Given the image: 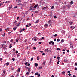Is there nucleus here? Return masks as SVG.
Returning a JSON list of instances; mask_svg holds the SVG:
<instances>
[{"label": "nucleus", "mask_w": 77, "mask_h": 77, "mask_svg": "<svg viewBox=\"0 0 77 77\" xmlns=\"http://www.w3.org/2000/svg\"><path fill=\"white\" fill-rule=\"evenodd\" d=\"M49 44H51L53 45H54V42H53V41H51L49 42Z\"/></svg>", "instance_id": "nucleus-1"}, {"label": "nucleus", "mask_w": 77, "mask_h": 77, "mask_svg": "<svg viewBox=\"0 0 77 77\" xmlns=\"http://www.w3.org/2000/svg\"><path fill=\"white\" fill-rule=\"evenodd\" d=\"M49 48H48V49H47L46 50L45 49V51L46 52H47V53H48V51H49V50H48V49H49Z\"/></svg>", "instance_id": "nucleus-2"}, {"label": "nucleus", "mask_w": 77, "mask_h": 77, "mask_svg": "<svg viewBox=\"0 0 77 77\" xmlns=\"http://www.w3.org/2000/svg\"><path fill=\"white\" fill-rule=\"evenodd\" d=\"M48 8V7L46 6V7H45L44 8H42V9L43 10H45V9H47Z\"/></svg>", "instance_id": "nucleus-3"}, {"label": "nucleus", "mask_w": 77, "mask_h": 77, "mask_svg": "<svg viewBox=\"0 0 77 77\" xmlns=\"http://www.w3.org/2000/svg\"><path fill=\"white\" fill-rule=\"evenodd\" d=\"M48 25L47 24H45L44 26V27L45 28H47V27H48Z\"/></svg>", "instance_id": "nucleus-4"}, {"label": "nucleus", "mask_w": 77, "mask_h": 77, "mask_svg": "<svg viewBox=\"0 0 77 77\" xmlns=\"http://www.w3.org/2000/svg\"><path fill=\"white\" fill-rule=\"evenodd\" d=\"M38 6V4H36L33 7L34 8H36Z\"/></svg>", "instance_id": "nucleus-5"}, {"label": "nucleus", "mask_w": 77, "mask_h": 77, "mask_svg": "<svg viewBox=\"0 0 77 77\" xmlns=\"http://www.w3.org/2000/svg\"><path fill=\"white\" fill-rule=\"evenodd\" d=\"M35 66L36 67H37V66H38V64L37 63H36L35 64Z\"/></svg>", "instance_id": "nucleus-6"}, {"label": "nucleus", "mask_w": 77, "mask_h": 77, "mask_svg": "<svg viewBox=\"0 0 77 77\" xmlns=\"http://www.w3.org/2000/svg\"><path fill=\"white\" fill-rule=\"evenodd\" d=\"M69 23L70 24V25H72L73 23V22L70 21L69 22Z\"/></svg>", "instance_id": "nucleus-7"}, {"label": "nucleus", "mask_w": 77, "mask_h": 77, "mask_svg": "<svg viewBox=\"0 0 77 77\" xmlns=\"http://www.w3.org/2000/svg\"><path fill=\"white\" fill-rule=\"evenodd\" d=\"M39 21V20H37L35 22V24H36Z\"/></svg>", "instance_id": "nucleus-8"}, {"label": "nucleus", "mask_w": 77, "mask_h": 77, "mask_svg": "<svg viewBox=\"0 0 77 77\" xmlns=\"http://www.w3.org/2000/svg\"><path fill=\"white\" fill-rule=\"evenodd\" d=\"M64 41H65L64 40V39H62V40H61V42L62 44L63 42H64Z\"/></svg>", "instance_id": "nucleus-9"}, {"label": "nucleus", "mask_w": 77, "mask_h": 77, "mask_svg": "<svg viewBox=\"0 0 77 77\" xmlns=\"http://www.w3.org/2000/svg\"><path fill=\"white\" fill-rule=\"evenodd\" d=\"M20 68H18L17 70L18 72H20Z\"/></svg>", "instance_id": "nucleus-10"}, {"label": "nucleus", "mask_w": 77, "mask_h": 77, "mask_svg": "<svg viewBox=\"0 0 77 77\" xmlns=\"http://www.w3.org/2000/svg\"><path fill=\"white\" fill-rule=\"evenodd\" d=\"M65 31L64 30H63L61 32V33H63V34H65Z\"/></svg>", "instance_id": "nucleus-11"}, {"label": "nucleus", "mask_w": 77, "mask_h": 77, "mask_svg": "<svg viewBox=\"0 0 77 77\" xmlns=\"http://www.w3.org/2000/svg\"><path fill=\"white\" fill-rule=\"evenodd\" d=\"M21 2V0H18L17 1V2L18 3H20V2Z\"/></svg>", "instance_id": "nucleus-12"}, {"label": "nucleus", "mask_w": 77, "mask_h": 77, "mask_svg": "<svg viewBox=\"0 0 77 77\" xmlns=\"http://www.w3.org/2000/svg\"><path fill=\"white\" fill-rule=\"evenodd\" d=\"M51 9H53V8H54V6H53L51 7Z\"/></svg>", "instance_id": "nucleus-13"}, {"label": "nucleus", "mask_w": 77, "mask_h": 77, "mask_svg": "<svg viewBox=\"0 0 77 77\" xmlns=\"http://www.w3.org/2000/svg\"><path fill=\"white\" fill-rule=\"evenodd\" d=\"M51 20H50L48 22V24H50L51 23Z\"/></svg>", "instance_id": "nucleus-14"}, {"label": "nucleus", "mask_w": 77, "mask_h": 77, "mask_svg": "<svg viewBox=\"0 0 77 77\" xmlns=\"http://www.w3.org/2000/svg\"><path fill=\"white\" fill-rule=\"evenodd\" d=\"M52 61V59L51 58L50 59V63H51V61Z\"/></svg>", "instance_id": "nucleus-15"}, {"label": "nucleus", "mask_w": 77, "mask_h": 77, "mask_svg": "<svg viewBox=\"0 0 77 77\" xmlns=\"http://www.w3.org/2000/svg\"><path fill=\"white\" fill-rule=\"evenodd\" d=\"M64 62H68V60H66V59H65L64 60Z\"/></svg>", "instance_id": "nucleus-16"}, {"label": "nucleus", "mask_w": 77, "mask_h": 77, "mask_svg": "<svg viewBox=\"0 0 77 77\" xmlns=\"http://www.w3.org/2000/svg\"><path fill=\"white\" fill-rule=\"evenodd\" d=\"M74 3V2H73V1H71L70 2V4L71 5H72Z\"/></svg>", "instance_id": "nucleus-17"}, {"label": "nucleus", "mask_w": 77, "mask_h": 77, "mask_svg": "<svg viewBox=\"0 0 77 77\" xmlns=\"http://www.w3.org/2000/svg\"><path fill=\"white\" fill-rule=\"evenodd\" d=\"M13 30H17V28H13Z\"/></svg>", "instance_id": "nucleus-18"}, {"label": "nucleus", "mask_w": 77, "mask_h": 77, "mask_svg": "<svg viewBox=\"0 0 77 77\" xmlns=\"http://www.w3.org/2000/svg\"><path fill=\"white\" fill-rule=\"evenodd\" d=\"M44 39V37H42V38H40V40H42V39Z\"/></svg>", "instance_id": "nucleus-19"}, {"label": "nucleus", "mask_w": 77, "mask_h": 77, "mask_svg": "<svg viewBox=\"0 0 77 77\" xmlns=\"http://www.w3.org/2000/svg\"><path fill=\"white\" fill-rule=\"evenodd\" d=\"M12 47V44H11L10 45L9 48H11V47Z\"/></svg>", "instance_id": "nucleus-20"}, {"label": "nucleus", "mask_w": 77, "mask_h": 77, "mask_svg": "<svg viewBox=\"0 0 77 77\" xmlns=\"http://www.w3.org/2000/svg\"><path fill=\"white\" fill-rule=\"evenodd\" d=\"M20 23H19L17 25V27H19V25H20Z\"/></svg>", "instance_id": "nucleus-21"}, {"label": "nucleus", "mask_w": 77, "mask_h": 77, "mask_svg": "<svg viewBox=\"0 0 77 77\" xmlns=\"http://www.w3.org/2000/svg\"><path fill=\"white\" fill-rule=\"evenodd\" d=\"M38 73L37 72L35 74V75H38Z\"/></svg>", "instance_id": "nucleus-22"}, {"label": "nucleus", "mask_w": 77, "mask_h": 77, "mask_svg": "<svg viewBox=\"0 0 77 77\" xmlns=\"http://www.w3.org/2000/svg\"><path fill=\"white\" fill-rule=\"evenodd\" d=\"M26 75H29V72H27L26 73Z\"/></svg>", "instance_id": "nucleus-23"}, {"label": "nucleus", "mask_w": 77, "mask_h": 77, "mask_svg": "<svg viewBox=\"0 0 77 77\" xmlns=\"http://www.w3.org/2000/svg\"><path fill=\"white\" fill-rule=\"evenodd\" d=\"M3 5V3H0V6H2V5Z\"/></svg>", "instance_id": "nucleus-24"}, {"label": "nucleus", "mask_w": 77, "mask_h": 77, "mask_svg": "<svg viewBox=\"0 0 77 77\" xmlns=\"http://www.w3.org/2000/svg\"><path fill=\"white\" fill-rule=\"evenodd\" d=\"M12 8V6H11L10 7H9V9H11Z\"/></svg>", "instance_id": "nucleus-25"}, {"label": "nucleus", "mask_w": 77, "mask_h": 77, "mask_svg": "<svg viewBox=\"0 0 77 77\" xmlns=\"http://www.w3.org/2000/svg\"><path fill=\"white\" fill-rule=\"evenodd\" d=\"M70 48H73L74 47H73V46H70Z\"/></svg>", "instance_id": "nucleus-26"}, {"label": "nucleus", "mask_w": 77, "mask_h": 77, "mask_svg": "<svg viewBox=\"0 0 77 77\" xmlns=\"http://www.w3.org/2000/svg\"><path fill=\"white\" fill-rule=\"evenodd\" d=\"M33 58H32L31 59V61L32 62V61H33Z\"/></svg>", "instance_id": "nucleus-27"}, {"label": "nucleus", "mask_w": 77, "mask_h": 77, "mask_svg": "<svg viewBox=\"0 0 77 77\" xmlns=\"http://www.w3.org/2000/svg\"><path fill=\"white\" fill-rule=\"evenodd\" d=\"M65 73V72H62V74H64Z\"/></svg>", "instance_id": "nucleus-28"}, {"label": "nucleus", "mask_w": 77, "mask_h": 77, "mask_svg": "<svg viewBox=\"0 0 77 77\" xmlns=\"http://www.w3.org/2000/svg\"><path fill=\"white\" fill-rule=\"evenodd\" d=\"M57 41L58 42H59V41H60V39H57Z\"/></svg>", "instance_id": "nucleus-29"}, {"label": "nucleus", "mask_w": 77, "mask_h": 77, "mask_svg": "<svg viewBox=\"0 0 77 77\" xmlns=\"http://www.w3.org/2000/svg\"><path fill=\"white\" fill-rule=\"evenodd\" d=\"M0 46H2V47H3V48H4V47H5V46H3V45H0Z\"/></svg>", "instance_id": "nucleus-30"}, {"label": "nucleus", "mask_w": 77, "mask_h": 77, "mask_svg": "<svg viewBox=\"0 0 77 77\" xmlns=\"http://www.w3.org/2000/svg\"><path fill=\"white\" fill-rule=\"evenodd\" d=\"M38 35L39 36H41V33H38Z\"/></svg>", "instance_id": "nucleus-31"}, {"label": "nucleus", "mask_w": 77, "mask_h": 77, "mask_svg": "<svg viewBox=\"0 0 77 77\" xmlns=\"http://www.w3.org/2000/svg\"><path fill=\"white\" fill-rule=\"evenodd\" d=\"M9 3V1H6L5 2V3Z\"/></svg>", "instance_id": "nucleus-32"}, {"label": "nucleus", "mask_w": 77, "mask_h": 77, "mask_svg": "<svg viewBox=\"0 0 77 77\" xmlns=\"http://www.w3.org/2000/svg\"><path fill=\"white\" fill-rule=\"evenodd\" d=\"M6 64L7 65H9V63L8 62H7L6 63Z\"/></svg>", "instance_id": "nucleus-33"}, {"label": "nucleus", "mask_w": 77, "mask_h": 77, "mask_svg": "<svg viewBox=\"0 0 77 77\" xmlns=\"http://www.w3.org/2000/svg\"><path fill=\"white\" fill-rule=\"evenodd\" d=\"M6 72V71L4 70L3 71V72L4 74H5V72Z\"/></svg>", "instance_id": "nucleus-34"}, {"label": "nucleus", "mask_w": 77, "mask_h": 77, "mask_svg": "<svg viewBox=\"0 0 77 77\" xmlns=\"http://www.w3.org/2000/svg\"><path fill=\"white\" fill-rule=\"evenodd\" d=\"M6 35V34L5 33L3 35V37H4Z\"/></svg>", "instance_id": "nucleus-35"}, {"label": "nucleus", "mask_w": 77, "mask_h": 77, "mask_svg": "<svg viewBox=\"0 0 77 77\" xmlns=\"http://www.w3.org/2000/svg\"><path fill=\"white\" fill-rule=\"evenodd\" d=\"M45 61H44L43 63V65H45Z\"/></svg>", "instance_id": "nucleus-36"}, {"label": "nucleus", "mask_w": 77, "mask_h": 77, "mask_svg": "<svg viewBox=\"0 0 77 77\" xmlns=\"http://www.w3.org/2000/svg\"><path fill=\"white\" fill-rule=\"evenodd\" d=\"M39 69H42V66L39 67Z\"/></svg>", "instance_id": "nucleus-37"}, {"label": "nucleus", "mask_w": 77, "mask_h": 77, "mask_svg": "<svg viewBox=\"0 0 77 77\" xmlns=\"http://www.w3.org/2000/svg\"><path fill=\"white\" fill-rule=\"evenodd\" d=\"M67 72L69 73V74H70V73H71V72H70V71H68Z\"/></svg>", "instance_id": "nucleus-38"}, {"label": "nucleus", "mask_w": 77, "mask_h": 77, "mask_svg": "<svg viewBox=\"0 0 77 77\" xmlns=\"http://www.w3.org/2000/svg\"><path fill=\"white\" fill-rule=\"evenodd\" d=\"M12 60H13V61H15V59H14V58H12Z\"/></svg>", "instance_id": "nucleus-39"}, {"label": "nucleus", "mask_w": 77, "mask_h": 77, "mask_svg": "<svg viewBox=\"0 0 77 77\" xmlns=\"http://www.w3.org/2000/svg\"><path fill=\"white\" fill-rule=\"evenodd\" d=\"M37 60H39V57H38L37 58Z\"/></svg>", "instance_id": "nucleus-40"}, {"label": "nucleus", "mask_w": 77, "mask_h": 77, "mask_svg": "<svg viewBox=\"0 0 77 77\" xmlns=\"http://www.w3.org/2000/svg\"><path fill=\"white\" fill-rule=\"evenodd\" d=\"M67 52H68V53H69V50H68L67 51Z\"/></svg>", "instance_id": "nucleus-41"}, {"label": "nucleus", "mask_w": 77, "mask_h": 77, "mask_svg": "<svg viewBox=\"0 0 77 77\" xmlns=\"http://www.w3.org/2000/svg\"><path fill=\"white\" fill-rule=\"evenodd\" d=\"M54 18H57V17H56V16H54Z\"/></svg>", "instance_id": "nucleus-42"}, {"label": "nucleus", "mask_w": 77, "mask_h": 77, "mask_svg": "<svg viewBox=\"0 0 77 77\" xmlns=\"http://www.w3.org/2000/svg\"><path fill=\"white\" fill-rule=\"evenodd\" d=\"M28 63L27 62H26L25 63V65H27Z\"/></svg>", "instance_id": "nucleus-43"}, {"label": "nucleus", "mask_w": 77, "mask_h": 77, "mask_svg": "<svg viewBox=\"0 0 77 77\" xmlns=\"http://www.w3.org/2000/svg\"><path fill=\"white\" fill-rule=\"evenodd\" d=\"M57 50H60V48H57Z\"/></svg>", "instance_id": "nucleus-44"}, {"label": "nucleus", "mask_w": 77, "mask_h": 77, "mask_svg": "<svg viewBox=\"0 0 77 77\" xmlns=\"http://www.w3.org/2000/svg\"><path fill=\"white\" fill-rule=\"evenodd\" d=\"M33 48H34V50H36V48L35 47H34Z\"/></svg>", "instance_id": "nucleus-45"}, {"label": "nucleus", "mask_w": 77, "mask_h": 77, "mask_svg": "<svg viewBox=\"0 0 77 77\" xmlns=\"http://www.w3.org/2000/svg\"><path fill=\"white\" fill-rule=\"evenodd\" d=\"M38 77H40V74H38Z\"/></svg>", "instance_id": "nucleus-46"}, {"label": "nucleus", "mask_w": 77, "mask_h": 77, "mask_svg": "<svg viewBox=\"0 0 77 77\" xmlns=\"http://www.w3.org/2000/svg\"><path fill=\"white\" fill-rule=\"evenodd\" d=\"M59 59H60V57H57V59L58 60H59Z\"/></svg>", "instance_id": "nucleus-47"}, {"label": "nucleus", "mask_w": 77, "mask_h": 77, "mask_svg": "<svg viewBox=\"0 0 77 77\" xmlns=\"http://www.w3.org/2000/svg\"><path fill=\"white\" fill-rule=\"evenodd\" d=\"M26 27H29V25H26Z\"/></svg>", "instance_id": "nucleus-48"}, {"label": "nucleus", "mask_w": 77, "mask_h": 77, "mask_svg": "<svg viewBox=\"0 0 77 77\" xmlns=\"http://www.w3.org/2000/svg\"><path fill=\"white\" fill-rule=\"evenodd\" d=\"M4 53H5V54H6L7 53V52H4Z\"/></svg>", "instance_id": "nucleus-49"}, {"label": "nucleus", "mask_w": 77, "mask_h": 77, "mask_svg": "<svg viewBox=\"0 0 77 77\" xmlns=\"http://www.w3.org/2000/svg\"><path fill=\"white\" fill-rule=\"evenodd\" d=\"M54 36H55V37H56V36H57V34H55L54 35Z\"/></svg>", "instance_id": "nucleus-50"}, {"label": "nucleus", "mask_w": 77, "mask_h": 77, "mask_svg": "<svg viewBox=\"0 0 77 77\" xmlns=\"http://www.w3.org/2000/svg\"><path fill=\"white\" fill-rule=\"evenodd\" d=\"M16 42H18V40H17V39H16Z\"/></svg>", "instance_id": "nucleus-51"}, {"label": "nucleus", "mask_w": 77, "mask_h": 77, "mask_svg": "<svg viewBox=\"0 0 77 77\" xmlns=\"http://www.w3.org/2000/svg\"><path fill=\"white\" fill-rule=\"evenodd\" d=\"M54 41H56V38L54 39Z\"/></svg>", "instance_id": "nucleus-52"}, {"label": "nucleus", "mask_w": 77, "mask_h": 77, "mask_svg": "<svg viewBox=\"0 0 77 77\" xmlns=\"http://www.w3.org/2000/svg\"><path fill=\"white\" fill-rule=\"evenodd\" d=\"M28 66H30V64L29 63H28L27 64Z\"/></svg>", "instance_id": "nucleus-53"}, {"label": "nucleus", "mask_w": 77, "mask_h": 77, "mask_svg": "<svg viewBox=\"0 0 77 77\" xmlns=\"http://www.w3.org/2000/svg\"><path fill=\"white\" fill-rule=\"evenodd\" d=\"M18 53V52L17 51H16V53L17 54V53Z\"/></svg>", "instance_id": "nucleus-54"}, {"label": "nucleus", "mask_w": 77, "mask_h": 77, "mask_svg": "<svg viewBox=\"0 0 77 77\" xmlns=\"http://www.w3.org/2000/svg\"><path fill=\"white\" fill-rule=\"evenodd\" d=\"M16 22H17V21L14 22L13 24H15V23Z\"/></svg>", "instance_id": "nucleus-55"}, {"label": "nucleus", "mask_w": 77, "mask_h": 77, "mask_svg": "<svg viewBox=\"0 0 77 77\" xmlns=\"http://www.w3.org/2000/svg\"><path fill=\"white\" fill-rule=\"evenodd\" d=\"M39 44H41V42H39L38 43Z\"/></svg>", "instance_id": "nucleus-56"}, {"label": "nucleus", "mask_w": 77, "mask_h": 77, "mask_svg": "<svg viewBox=\"0 0 77 77\" xmlns=\"http://www.w3.org/2000/svg\"><path fill=\"white\" fill-rule=\"evenodd\" d=\"M42 55H45V53H43L42 54Z\"/></svg>", "instance_id": "nucleus-57"}, {"label": "nucleus", "mask_w": 77, "mask_h": 77, "mask_svg": "<svg viewBox=\"0 0 77 77\" xmlns=\"http://www.w3.org/2000/svg\"><path fill=\"white\" fill-rule=\"evenodd\" d=\"M12 32V31H11V32H8V33L9 34H10V33H11Z\"/></svg>", "instance_id": "nucleus-58"}, {"label": "nucleus", "mask_w": 77, "mask_h": 77, "mask_svg": "<svg viewBox=\"0 0 77 77\" xmlns=\"http://www.w3.org/2000/svg\"><path fill=\"white\" fill-rule=\"evenodd\" d=\"M34 41H37L36 39H34Z\"/></svg>", "instance_id": "nucleus-59"}, {"label": "nucleus", "mask_w": 77, "mask_h": 77, "mask_svg": "<svg viewBox=\"0 0 77 77\" xmlns=\"http://www.w3.org/2000/svg\"><path fill=\"white\" fill-rule=\"evenodd\" d=\"M2 30V29H0V32H1Z\"/></svg>", "instance_id": "nucleus-60"}, {"label": "nucleus", "mask_w": 77, "mask_h": 77, "mask_svg": "<svg viewBox=\"0 0 77 77\" xmlns=\"http://www.w3.org/2000/svg\"><path fill=\"white\" fill-rule=\"evenodd\" d=\"M38 12L37 11H35V13H38Z\"/></svg>", "instance_id": "nucleus-61"}, {"label": "nucleus", "mask_w": 77, "mask_h": 77, "mask_svg": "<svg viewBox=\"0 0 77 77\" xmlns=\"http://www.w3.org/2000/svg\"><path fill=\"white\" fill-rule=\"evenodd\" d=\"M63 51H65V49L63 50Z\"/></svg>", "instance_id": "nucleus-62"}, {"label": "nucleus", "mask_w": 77, "mask_h": 77, "mask_svg": "<svg viewBox=\"0 0 77 77\" xmlns=\"http://www.w3.org/2000/svg\"><path fill=\"white\" fill-rule=\"evenodd\" d=\"M75 65L76 66H77V63H75Z\"/></svg>", "instance_id": "nucleus-63"}, {"label": "nucleus", "mask_w": 77, "mask_h": 77, "mask_svg": "<svg viewBox=\"0 0 77 77\" xmlns=\"http://www.w3.org/2000/svg\"><path fill=\"white\" fill-rule=\"evenodd\" d=\"M22 31H23V29L21 30L20 31V33H21V32H22Z\"/></svg>", "instance_id": "nucleus-64"}]
</instances>
